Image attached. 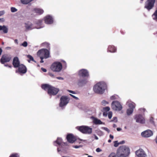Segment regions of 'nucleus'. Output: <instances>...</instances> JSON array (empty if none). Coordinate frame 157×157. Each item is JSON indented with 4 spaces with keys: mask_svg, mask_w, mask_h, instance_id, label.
<instances>
[{
    "mask_svg": "<svg viewBox=\"0 0 157 157\" xmlns=\"http://www.w3.org/2000/svg\"><path fill=\"white\" fill-rule=\"evenodd\" d=\"M107 88L106 83L103 81L100 82L96 83L94 86L93 90L96 93L101 94H103Z\"/></svg>",
    "mask_w": 157,
    "mask_h": 157,
    "instance_id": "nucleus-1",
    "label": "nucleus"
},
{
    "mask_svg": "<svg viewBox=\"0 0 157 157\" xmlns=\"http://www.w3.org/2000/svg\"><path fill=\"white\" fill-rule=\"evenodd\" d=\"M129 147L125 146L120 147L117 150V155L118 157H126L130 153Z\"/></svg>",
    "mask_w": 157,
    "mask_h": 157,
    "instance_id": "nucleus-2",
    "label": "nucleus"
},
{
    "mask_svg": "<svg viewBox=\"0 0 157 157\" xmlns=\"http://www.w3.org/2000/svg\"><path fill=\"white\" fill-rule=\"evenodd\" d=\"M42 88L45 90H48V93L50 95H56L58 92L59 90L47 84H43L41 86Z\"/></svg>",
    "mask_w": 157,
    "mask_h": 157,
    "instance_id": "nucleus-3",
    "label": "nucleus"
},
{
    "mask_svg": "<svg viewBox=\"0 0 157 157\" xmlns=\"http://www.w3.org/2000/svg\"><path fill=\"white\" fill-rule=\"evenodd\" d=\"M51 68L54 72H59L62 69V65L59 62H56L52 63Z\"/></svg>",
    "mask_w": 157,
    "mask_h": 157,
    "instance_id": "nucleus-4",
    "label": "nucleus"
},
{
    "mask_svg": "<svg viewBox=\"0 0 157 157\" xmlns=\"http://www.w3.org/2000/svg\"><path fill=\"white\" fill-rule=\"evenodd\" d=\"M37 55L40 58L47 59L49 57V52L48 50L46 49H42L38 51Z\"/></svg>",
    "mask_w": 157,
    "mask_h": 157,
    "instance_id": "nucleus-5",
    "label": "nucleus"
},
{
    "mask_svg": "<svg viewBox=\"0 0 157 157\" xmlns=\"http://www.w3.org/2000/svg\"><path fill=\"white\" fill-rule=\"evenodd\" d=\"M76 128L84 134H90L92 132V128L86 126L77 127Z\"/></svg>",
    "mask_w": 157,
    "mask_h": 157,
    "instance_id": "nucleus-6",
    "label": "nucleus"
},
{
    "mask_svg": "<svg viewBox=\"0 0 157 157\" xmlns=\"http://www.w3.org/2000/svg\"><path fill=\"white\" fill-rule=\"evenodd\" d=\"M69 99L67 96H62L60 100L59 106L61 107H63L67 105L69 102Z\"/></svg>",
    "mask_w": 157,
    "mask_h": 157,
    "instance_id": "nucleus-7",
    "label": "nucleus"
},
{
    "mask_svg": "<svg viewBox=\"0 0 157 157\" xmlns=\"http://www.w3.org/2000/svg\"><path fill=\"white\" fill-rule=\"evenodd\" d=\"M112 108L114 110L119 111L122 109V106L118 101H113L111 104Z\"/></svg>",
    "mask_w": 157,
    "mask_h": 157,
    "instance_id": "nucleus-8",
    "label": "nucleus"
},
{
    "mask_svg": "<svg viewBox=\"0 0 157 157\" xmlns=\"http://www.w3.org/2000/svg\"><path fill=\"white\" fill-rule=\"evenodd\" d=\"M155 0H147L145 3V8L148 10L151 9L154 6Z\"/></svg>",
    "mask_w": 157,
    "mask_h": 157,
    "instance_id": "nucleus-9",
    "label": "nucleus"
},
{
    "mask_svg": "<svg viewBox=\"0 0 157 157\" xmlns=\"http://www.w3.org/2000/svg\"><path fill=\"white\" fill-rule=\"evenodd\" d=\"M25 27L26 31L30 30L35 28L38 29L41 28V27H37L35 26L32 23L30 22H27L25 23Z\"/></svg>",
    "mask_w": 157,
    "mask_h": 157,
    "instance_id": "nucleus-10",
    "label": "nucleus"
},
{
    "mask_svg": "<svg viewBox=\"0 0 157 157\" xmlns=\"http://www.w3.org/2000/svg\"><path fill=\"white\" fill-rule=\"evenodd\" d=\"M135 119L136 122L140 124H144L145 123V119L143 116L141 114L136 115L135 117Z\"/></svg>",
    "mask_w": 157,
    "mask_h": 157,
    "instance_id": "nucleus-11",
    "label": "nucleus"
},
{
    "mask_svg": "<svg viewBox=\"0 0 157 157\" xmlns=\"http://www.w3.org/2000/svg\"><path fill=\"white\" fill-rule=\"evenodd\" d=\"M137 157H147L145 152L142 149H139L135 152Z\"/></svg>",
    "mask_w": 157,
    "mask_h": 157,
    "instance_id": "nucleus-12",
    "label": "nucleus"
},
{
    "mask_svg": "<svg viewBox=\"0 0 157 157\" xmlns=\"http://www.w3.org/2000/svg\"><path fill=\"white\" fill-rule=\"evenodd\" d=\"M153 133L152 131L150 130H147L141 133V136L144 137L148 138L152 136Z\"/></svg>",
    "mask_w": 157,
    "mask_h": 157,
    "instance_id": "nucleus-13",
    "label": "nucleus"
},
{
    "mask_svg": "<svg viewBox=\"0 0 157 157\" xmlns=\"http://www.w3.org/2000/svg\"><path fill=\"white\" fill-rule=\"evenodd\" d=\"M11 57L10 55L5 54L2 56L1 59V62L2 63L9 62L11 59Z\"/></svg>",
    "mask_w": 157,
    "mask_h": 157,
    "instance_id": "nucleus-14",
    "label": "nucleus"
},
{
    "mask_svg": "<svg viewBox=\"0 0 157 157\" xmlns=\"http://www.w3.org/2000/svg\"><path fill=\"white\" fill-rule=\"evenodd\" d=\"M18 67V70L16 71V72H19L20 74H25L27 71V69L25 66L22 64H20Z\"/></svg>",
    "mask_w": 157,
    "mask_h": 157,
    "instance_id": "nucleus-15",
    "label": "nucleus"
},
{
    "mask_svg": "<svg viewBox=\"0 0 157 157\" xmlns=\"http://www.w3.org/2000/svg\"><path fill=\"white\" fill-rule=\"evenodd\" d=\"M78 75L81 77H87L89 75V72L87 70L85 69H82L79 71Z\"/></svg>",
    "mask_w": 157,
    "mask_h": 157,
    "instance_id": "nucleus-16",
    "label": "nucleus"
},
{
    "mask_svg": "<svg viewBox=\"0 0 157 157\" xmlns=\"http://www.w3.org/2000/svg\"><path fill=\"white\" fill-rule=\"evenodd\" d=\"M45 23L49 24L53 23V18L49 15L46 16L44 18Z\"/></svg>",
    "mask_w": 157,
    "mask_h": 157,
    "instance_id": "nucleus-17",
    "label": "nucleus"
},
{
    "mask_svg": "<svg viewBox=\"0 0 157 157\" xmlns=\"http://www.w3.org/2000/svg\"><path fill=\"white\" fill-rule=\"evenodd\" d=\"M67 138L69 142L72 143H74L76 140L75 138L71 134L67 135Z\"/></svg>",
    "mask_w": 157,
    "mask_h": 157,
    "instance_id": "nucleus-18",
    "label": "nucleus"
},
{
    "mask_svg": "<svg viewBox=\"0 0 157 157\" xmlns=\"http://www.w3.org/2000/svg\"><path fill=\"white\" fill-rule=\"evenodd\" d=\"M13 64L15 67H17L20 65L18 58L17 57H15L14 58Z\"/></svg>",
    "mask_w": 157,
    "mask_h": 157,
    "instance_id": "nucleus-19",
    "label": "nucleus"
},
{
    "mask_svg": "<svg viewBox=\"0 0 157 157\" xmlns=\"http://www.w3.org/2000/svg\"><path fill=\"white\" fill-rule=\"evenodd\" d=\"M54 144L55 145H56L55 144H56L61 146L66 145L67 144L63 142L62 139L60 138H58L57 140L54 142Z\"/></svg>",
    "mask_w": 157,
    "mask_h": 157,
    "instance_id": "nucleus-20",
    "label": "nucleus"
},
{
    "mask_svg": "<svg viewBox=\"0 0 157 157\" xmlns=\"http://www.w3.org/2000/svg\"><path fill=\"white\" fill-rule=\"evenodd\" d=\"M127 105L128 106L129 108L134 109L135 108L136 104L133 102L130 101H128L126 103Z\"/></svg>",
    "mask_w": 157,
    "mask_h": 157,
    "instance_id": "nucleus-21",
    "label": "nucleus"
},
{
    "mask_svg": "<svg viewBox=\"0 0 157 157\" xmlns=\"http://www.w3.org/2000/svg\"><path fill=\"white\" fill-rule=\"evenodd\" d=\"M93 121V123L96 124H103V123L101 121L95 117H92Z\"/></svg>",
    "mask_w": 157,
    "mask_h": 157,
    "instance_id": "nucleus-22",
    "label": "nucleus"
},
{
    "mask_svg": "<svg viewBox=\"0 0 157 157\" xmlns=\"http://www.w3.org/2000/svg\"><path fill=\"white\" fill-rule=\"evenodd\" d=\"M0 30H2L3 33H6L8 31V29L7 27L5 25H0Z\"/></svg>",
    "mask_w": 157,
    "mask_h": 157,
    "instance_id": "nucleus-23",
    "label": "nucleus"
},
{
    "mask_svg": "<svg viewBox=\"0 0 157 157\" xmlns=\"http://www.w3.org/2000/svg\"><path fill=\"white\" fill-rule=\"evenodd\" d=\"M34 0H20L21 3L23 5H27L30 4L31 2Z\"/></svg>",
    "mask_w": 157,
    "mask_h": 157,
    "instance_id": "nucleus-24",
    "label": "nucleus"
},
{
    "mask_svg": "<svg viewBox=\"0 0 157 157\" xmlns=\"http://www.w3.org/2000/svg\"><path fill=\"white\" fill-rule=\"evenodd\" d=\"M108 50L111 52H114L116 51V49L113 46L110 45L109 46Z\"/></svg>",
    "mask_w": 157,
    "mask_h": 157,
    "instance_id": "nucleus-25",
    "label": "nucleus"
},
{
    "mask_svg": "<svg viewBox=\"0 0 157 157\" xmlns=\"http://www.w3.org/2000/svg\"><path fill=\"white\" fill-rule=\"evenodd\" d=\"M33 10L34 12L39 14H42L44 12L43 10L40 8H35Z\"/></svg>",
    "mask_w": 157,
    "mask_h": 157,
    "instance_id": "nucleus-26",
    "label": "nucleus"
},
{
    "mask_svg": "<svg viewBox=\"0 0 157 157\" xmlns=\"http://www.w3.org/2000/svg\"><path fill=\"white\" fill-rule=\"evenodd\" d=\"M133 109H132L128 108L126 110V113L129 116L131 115L133 113Z\"/></svg>",
    "mask_w": 157,
    "mask_h": 157,
    "instance_id": "nucleus-27",
    "label": "nucleus"
},
{
    "mask_svg": "<svg viewBox=\"0 0 157 157\" xmlns=\"http://www.w3.org/2000/svg\"><path fill=\"white\" fill-rule=\"evenodd\" d=\"M152 17L154 20L157 21V10H155L152 15Z\"/></svg>",
    "mask_w": 157,
    "mask_h": 157,
    "instance_id": "nucleus-28",
    "label": "nucleus"
},
{
    "mask_svg": "<svg viewBox=\"0 0 157 157\" xmlns=\"http://www.w3.org/2000/svg\"><path fill=\"white\" fill-rule=\"evenodd\" d=\"M27 57L29 60H28L29 62H30V61H34L33 57L30 55H28L27 56Z\"/></svg>",
    "mask_w": 157,
    "mask_h": 157,
    "instance_id": "nucleus-29",
    "label": "nucleus"
},
{
    "mask_svg": "<svg viewBox=\"0 0 157 157\" xmlns=\"http://www.w3.org/2000/svg\"><path fill=\"white\" fill-rule=\"evenodd\" d=\"M118 98V96L115 95H113L110 97V98L111 100H114L115 99H117Z\"/></svg>",
    "mask_w": 157,
    "mask_h": 157,
    "instance_id": "nucleus-30",
    "label": "nucleus"
},
{
    "mask_svg": "<svg viewBox=\"0 0 157 157\" xmlns=\"http://www.w3.org/2000/svg\"><path fill=\"white\" fill-rule=\"evenodd\" d=\"M11 11L12 12L14 13L16 12L17 11V9L15 7H12L11 8Z\"/></svg>",
    "mask_w": 157,
    "mask_h": 157,
    "instance_id": "nucleus-31",
    "label": "nucleus"
},
{
    "mask_svg": "<svg viewBox=\"0 0 157 157\" xmlns=\"http://www.w3.org/2000/svg\"><path fill=\"white\" fill-rule=\"evenodd\" d=\"M101 129H103L104 130H105V131L107 132L108 133H109L110 131L107 128L105 127H102L101 128Z\"/></svg>",
    "mask_w": 157,
    "mask_h": 157,
    "instance_id": "nucleus-32",
    "label": "nucleus"
},
{
    "mask_svg": "<svg viewBox=\"0 0 157 157\" xmlns=\"http://www.w3.org/2000/svg\"><path fill=\"white\" fill-rule=\"evenodd\" d=\"M108 118L110 119L111 118L112 116V112H109L108 114Z\"/></svg>",
    "mask_w": 157,
    "mask_h": 157,
    "instance_id": "nucleus-33",
    "label": "nucleus"
},
{
    "mask_svg": "<svg viewBox=\"0 0 157 157\" xmlns=\"http://www.w3.org/2000/svg\"><path fill=\"white\" fill-rule=\"evenodd\" d=\"M21 45L24 47H26L28 45V43L26 41H24L21 44Z\"/></svg>",
    "mask_w": 157,
    "mask_h": 157,
    "instance_id": "nucleus-34",
    "label": "nucleus"
},
{
    "mask_svg": "<svg viewBox=\"0 0 157 157\" xmlns=\"http://www.w3.org/2000/svg\"><path fill=\"white\" fill-rule=\"evenodd\" d=\"M108 157H117L114 153H112Z\"/></svg>",
    "mask_w": 157,
    "mask_h": 157,
    "instance_id": "nucleus-35",
    "label": "nucleus"
},
{
    "mask_svg": "<svg viewBox=\"0 0 157 157\" xmlns=\"http://www.w3.org/2000/svg\"><path fill=\"white\" fill-rule=\"evenodd\" d=\"M117 121V119L116 117H113L111 121L116 122Z\"/></svg>",
    "mask_w": 157,
    "mask_h": 157,
    "instance_id": "nucleus-36",
    "label": "nucleus"
},
{
    "mask_svg": "<svg viewBox=\"0 0 157 157\" xmlns=\"http://www.w3.org/2000/svg\"><path fill=\"white\" fill-rule=\"evenodd\" d=\"M101 103L102 105H105L108 104V102H107L105 100H103L102 101Z\"/></svg>",
    "mask_w": 157,
    "mask_h": 157,
    "instance_id": "nucleus-37",
    "label": "nucleus"
},
{
    "mask_svg": "<svg viewBox=\"0 0 157 157\" xmlns=\"http://www.w3.org/2000/svg\"><path fill=\"white\" fill-rule=\"evenodd\" d=\"M103 109L104 111H108L110 110V108L109 107H106L103 108Z\"/></svg>",
    "mask_w": 157,
    "mask_h": 157,
    "instance_id": "nucleus-38",
    "label": "nucleus"
},
{
    "mask_svg": "<svg viewBox=\"0 0 157 157\" xmlns=\"http://www.w3.org/2000/svg\"><path fill=\"white\" fill-rule=\"evenodd\" d=\"M48 74L52 77L54 78L55 77L54 75L51 72H49Z\"/></svg>",
    "mask_w": 157,
    "mask_h": 157,
    "instance_id": "nucleus-39",
    "label": "nucleus"
},
{
    "mask_svg": "<svg viewBox=\"0 0 157 157\" xmlns=\"http://www.w3.org/2000/svg\"><path fill=\"white\" fill-rule=\"evenodd\" d=\"M42 23V21L40 20H39L36 23V24L40 26Z\"/></svg>",
    "mask_w": 157,
    "mask_h": 157,
    "instance_id": "nucleus-40",
    "label": "nucleus"
},
{
    "mask_svg": "<svg viewBox=\"0 0 157 157\" xmlns=\"http://www.w3.org/2000/svg\"><path fill=\"white\" fill-rule=\"evenodd\" d=\"M70 95L71 96V97H72L73 98H75L76 100H78L79 99L78 97H76V96H75L74 95L72 94H70Z\"/></svg>",
    "mask_w": 157,
    "mask_h": 157,
    "instance_id": "nucleus-41",
    "label": "nucleus"
},
{
    "mask_svg": "<svg viewBox=\"0 0 157 157\" xmlns=\"http://www.w3.org/2000/svg\"><path fill=\"white\" fill-rule=\"evenodd\" d=\"M18 154H12L10 157H18Z\"/></svg>",
    "mask_w": 157,
    "mask_h": 157,
    "instance_id": "nucleus-42",
    "label": "nucleus"
},
{
    "mask_svg": "<svg viewBox=\"0 0 157 157\" xmlns=\"http://www.w3.org/2000/svg\"><path fill=\"white\" fill-rule=\"evenodd\" d=\"M149 122L151 123H153V118L152 117H151L149 119Z\"/></svg>",
    "mask_w": 157,
    "mask_h": 157,
    "instance_id": "nucleus-43",
    "label": "nucleus"
},
{
    "mask_svg": "<svg viewBox=\"0 0 157 157\" xmlns=\"http://www.w3.org/2000/svg\"><path fill=\"white\" fill-rule=\"evenodd\" d=\"M5 12L4 11L2 10L0 11V16H2L5 14Z\"/></svg>",
    "mask_w": 157,
    "mask_h": 157,
    "instance_id": "nucleus-44",
    "label": "nucleus"
},
{
    "mask_svg": "<svg viewBox=\"0 0 157 157\" xmlns=\"http://www.w3.org/2000/svg\"><path fill=\"white\" fill-rule=\"evenodd\" d=\"M67 91L68 92L71 93H72V94H76V93L75 91H72V90H67Z\"/></svg>",
    "mask_w": 157,
    "mask_h": 157,
    "instance_id": "nucleus-45",
    "label": "nucleus"
},
{
    "mask_svg": "<svg viewBox=\"0 0 157 157\" xmlns=\"http://www.w3.org/2000/svg\"><path fill=\"white\" fill-rule=\"evenodd\" d=\"M119 145V144L117 143V141H115L114 142V146L115 147H117Z\"/></svg>",
    "mask_w": 157,
    "mask_h": 157,
    "instance_id": "nucleus-46",
    "label": "nucleus"
},
{
    "mask_svg": "<svg viewBox=\"0 0 157 157\" xmlns=\"http://www.w3.org/2000/svg\"><path fill=\"white\" fill-rule=\"evenodd\" d=\"M102 151V150L99 148H98L96 149V152H99Z\"/></svg>",
    "mask_w": 157,
    "mask_h": 157,
    "instance_id": "nucleus-47",
    "label": "nucleus"
},
{
    "mask_svg": "<svg viewBox=\"0 0 157 157\" xmlns=\"http://www.w3.org/2000/svg\"><path fill=\"white\" fill-rule=\"evenodd\" d=\"M5 21V19L3 18H0V22H4Z\"/></svg>",
    "mask_w": 157,
    "mask_h": 157,
    "instance_id": "nucleus-48",
    "label": "nucleus"
},
{
    "mask_svg": "<svg viewBox=\"0 0 157 157\" xmlns=\"http://www.w3.org/2000/svg\"><path fill=\"white\" fill-rule=\"evenodd\" d=\"M57 79L59 80H63L64 79L62 77H58L56 78Z\"/></svg>",
    "mask_w": 157,
    "mask_h": 157,
    "instance_id": "nucleus-49",
    "label": "nucleus"
},
{
    "mask_svg": "<svg viewBox=\"0 0 157 157\" xmlns=\"http://www.w3.org/2000/svg\"><path fill=\"white\" fill-rule=\"evenodd\" d=\"M81 147L82 146L81 145H79V146L76 145V146H73V147L75 148H79L80 147Z\"/></svg>",
    "mask_w": 157,
    "mask_h": 157,
    "instance_id": "nucleus-50",
    "label": "nucleus"
},
{
    "mask_svg": "<svg viewBox=\"0 0 157 157\" xmlns=\"http://www.w3.org/2000/svg\"><path fill=\"white\" fill-rule=\"evenodd\" d=\"M141 111H143L144 112L145 111V109L144 108H141L139 109Z\"/></svg>",
    "mask_w": 157,
    "mask_h": 157,
    "instance_id": "nucleus-51",
    "label": "nucleus"
},
{
    "mask_svg": "<svg viewBox=\"0 0 157 157\" xmlns=\"http://www.w3.org/2000/svg\"><path fill=\"white\" fill-rule=\"evenodd\" d=\"M41 70L44 72H46L47 71V70L45 69H44V68H41Z\"/></svg>",
    "mask_w": 157,
    "mask_h": 157,
    "instance_id": "nucleus-52",
    "label": "nucleus"
},
{
    "mask_svg": "<svg viewBox=\"0 0 157 157\" xmlns=\"http://www.w3.org/2000/svg\"><path fill=\"white\" fill-rule=\"evenodd\" d=\"M41 60V61H40V63H43L44 62V61L43 60V59H44V58H40Z\"/></svg>",
    "mask_w": 157,
    "mask_h": 157,
    "instance_id": "nucleus-53",
    "label": "nucleus"
},
{
    "mask_svg": "<svg viewBox=\"0 0 157 157\" xmlns=\"http://www.w3.org/2000/svg\"><path fill=\"white\" fill-rule=\"evenodd\" d=\"M94 138L96 140H98V137L95 135H94Z\"/></svg>",
    "mask_w": 157,
    "mask_h": 157,
    "instance_id": "nucleus-54",
    "label": "nucleus"
},
{
    "mask_svg": "<svg viewBox=\"0 0 157 157\" xmlns=\"http://www.w3.org/2000/svg\"><path fill=\"white\" fill-rule=\"evenodd\" d=\"M109 137L112 139H113V135H111V134L110 135Z\"/></svg>",
    "mask_w": 157,
    "mask_h": 157,
    "instance_id": "nucleus-55",
    "label": "nucleus"
},
{
    "mask_svg": "<svg viewBox=\"0 0 157 157\" xmlns=\"http://www.w3.org/2000/svg\"><path fill=\"white\" fill-rule=\"evenodd\" d=\"M117 131H119L121 130V128H117Z\"/></svg>",
    "mask_w": 157,
    "mask_h": 157,
    "instance_id": "nucleus-56",
    "label": "nucleus"
},
{
    "mask_svg": "<svg viewBox=\"0 0 157 157\" xmlns=\"http://www.w3.org/2000/svg\"><path fill=\"white\" fill-rule=\"evenodd\" d=\"M2 49L0 48V56L1 55L2 53Z\"/></svg>",
    "mask_w": 157,
    "mask_h": 157,
    "instance_id": "nucleus-57",
    "label": "nucleus"
},
{
    "mask_svg": "<svg viewBox=\"0 0 157 157\" xmlns=\"http://www.w3.org/2000/svg\"><path fill=\"white\" fill-rule=\"evenodd\" d=\"M78 84L79 85H80V86H82L83 85L81 83V82L80 81L78 82Z\"/></svg>",
    "mask_w": 157,
    "mask_h": 157,
    "instance_id": "nucleus-58",
    "label": "nucleus"
},
{
    "mask_svg": "<svg viewBox=\"0 0 157 157\" xmlns=\"http://www.w3.org/2000/svg\"><path fill=\"white\" fill-rule=\"evenodd\" d=\"M113 127H114V128H115L117 127V125L116 124H113Z\"/></svg>",
    "mask_w": 157,
    "mask_h": 157,
    "instance_id": "nucleus-59",
    "label": "nucleus"
},
{
    "mask_svg": "<svg viewBox=\"0 0 157 157\" xmlns=\"http://www.w3.org/2000/svg\"><path fill=\"white\" fill-rule=\"evenodd\" d=\"M14 42L16 43H17V39H16L14 40Z\"/></svg>",
    "mask_w": 157,
    "mask_h": 157,
    "instance_id": "nucleus-60",
    "label": "nucleus"
},
{
    "mask_svg": "<svg viewBox=\"0 0 157 157\" xmlns=\"http://www.w3.org/2000/svg\"><path fill=\"white\" fill-rule=\"evenodd\" d=\"M5 66H6V67L8 66L9 67H11V66H9V65H5Z\"/></svg>",
    "mask_w": 157,
    "mask_h": 157,
    "instance_id": "nucleus-61",
    "label": "nucleus"
},
{
    "mask_svg": "<svg viewBox=\"0 0 157 157\" xmlns=\"http://www.w3.org/2000/svg\"><path fill=\"white\" fill-rule=\"evenodd\" d=\"M111 142V140H108V142L109 143H110Z\"/></svg>",
    "mask_w": 157,
    "mask_h": 157,
    "instance_id": "nucleus-62",
    "label": "nucleus"
},
{
    "mask_svg": "<svg viewBox=\"0 0 157 157\" xmlns=\"http://www.w3.org/2000/svg\"><path fill=\"white\" fill-rule=\"evenodd\" d=\"M57 150L58 152H59L60 151V150L59 149V147L57 148Z\"/></svg>",
    "mask_w": 157,
    "mask_h": 157,
    "instance_id": "nucleus-63",
    "label": "nucleus"
},
{
    "mask_svg": "<svg viewBox=\"0 0 157 157\" xmlns=\"http://www.w3.org/2000/svg\"><path fill=\"white\" fill-rule=\"evenodd\" d=\"M63 62L64 63H65V65H66V63L65 62V61H63Z\"/></svg>",
    "mask_w": 157,
    "mask_h": 157,
    "instance_id": "nucleus-64",
    "label": "nucleus"
}]
</instances>
